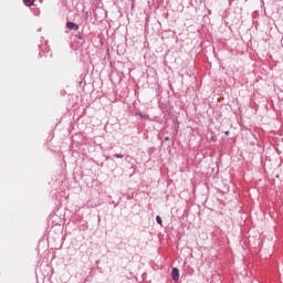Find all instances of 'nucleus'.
<instances>
[{"label": "nucleus", "instance_id": "4", "mask_svg": "<svg viewBox=\"0 0 283 283\" xmlns=\"http://www.w3.org/2000/svg\"><path fill=\"white\" fill-rule=\"evenodd\" d=\"M156 222L157 224H160V227H163V218H160V216L156 217Z\"/></svg>", "mask_w": 283, "mask_h": 283}, {"label": "nucleus", "instance_id": "6", "mask_svg": "<svg viewBox=\"0 0 283 283\" xmlns=\"http://www.w3.org/2000/svg\"><path fill=\"white\" fill-rule=\"evenodd\" d=\"M129 160H132V157L127 156L126 161L129 163Z\"/></svg>", "mask_w": 283, "mask_h": 283}, {"label": "nucleus", "instance_id": "2", "mask_svg": "<svg viewBox=\"0 0 283 283\" xmlns=\"http://www.w3.org/2000/svg\"><path fill=\"white\" fill-rule=\"evenodd\" d=\"M66 28H67V30H74V31H76V30H78V24H76V23H74V22H67V23H66Z\"/></svg>", "mask_w": 283, "mask_h": 283}, {"label": "nucleus", "instance_id": "5", "mask_svg": "<svg viewBox=\"0 0 283 283\" xmlns=\"http://www.w3.org/2000/svg\"><path fill=\"white\" fill-rule=\"evenodd\" d=\"M125 157V155H122V154H115L114 155V158H124Z\"/></svg>", "mask_w": 283, "mask_h": 283}, {"label": "nucleus", "instance_id": "3", "mask_svg": "<svg viewBox=\"0 0 283 283\" xmlns=\"http://www.w3.org/2000/svg\"><path fill=\"white\" fill-rule=\"evenodd\" d=\"M23 3L28 7L33 6L34 4V0H23Z\"/></svg>", "mask_w": 283, "mask_h": 283}, {"label": "nucleus", "instance_id": "7", "mask_svg": "<svg viewBox=\"0 0 283 283\" xmlns=\"http://www.w3.org/2000/svg\"><path fill=\"white\" fill-rule=\"evenodd\" d=\"M226 135L229 136V132H226Z\"/></svg>", "mask_w": 283, "mask_h": 283}, {"label": "nucleus", "instance_id": "1", "mask_svg": "<svg viewBox=\"0 0 283 283\" xmlns=\"http://www.w3.org/2000/svg\"><path fill=\"white\" fill-rule=\"evenodd\" d=\"M174 282H178L180 280V271L177 268H174L171 271Z\"/></svg>", "mask_w": 283, "mask_h": 283}]
</instances>
